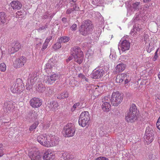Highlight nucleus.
I'll return each mask as SVG.
<instances>
[{
	"label": "nucleus",
	"instance_id": "obj_1",
	"mask_svg": "<svg viewBox=\"0 0 160 160\" xmlns=\"http://www.w3.org/2000/svg\"><path fill=\"white\" fill-rule=\"evenodd\" d=\"M37 140L41 145L47 148L52 147L57 144L55 136L51 134H40L37 137Z\"/></svg>",
	"mask_w": 160,
	"mask_h": 160
},
{
	"label": "nucleus",
	"instance_id": "obj_2",
	"mask_svg": "<svg viewBox=\"0 0 160 160\" xmlns=\"http://www.w3.org/2000/svg\"><path fill=\"white\" fill-rule=\"evenodd\" d=\"M137 108L135 104H132L129 109L125 118L128 122H134L137 119Z\"/></svg>",
	"mask_w": 160,
	"mask_h": 160
},
{
	"label": "nucleus",
	"instance_id": "obj_3",
	"mask_svg": "<svg viewBox=\"0 0 160 160\" xmlns=\"http://www.w3.org/2000/svg\"><path fill=\"white\" fill-rule=\"evenodd\" d=\"M92 27V22L91 21L88 20L83 22L79 30L81 34L86 36L91 32Z\"/></svg>",
	"mask_w": 160,
	"mask_h": 160
},
{
	"label": "nucleus",
	"instance_id": "obj_4",
	"mask_svg": "<svg viewBox=\"0 0 160 160\" xmlns=\"http://www.w3.org/2000/svg\"><path fill=\"white\" fill-rule=\"evenodd\" d=\"M90 114L88 111L82 112L80 115L78 120L79 125L82 127L88 125L90 123Z\"/></svg>",
	"mask_w": 160,
	"mask_h": 160
},
{
	"label": "nucleus",
	"instance_id": "obj_5",
	"mask_svg": "<svg viewBox=\"0 0 160 160\" xmlns=\"http://www.w3.org/2000/svg\"><path fill=\"white\" fill-rule=\"evenodd\" d=\"M123 98V94L118 91L113 92L110 98L111 103L113 106H117L122 102Z\"/></svg>",
	"mask_w": 160,
	"mask_h": 160
},
{
	"label": "nucleus",
	"instance_id": "obj_6",
	"mask_svg": "<svg viewBox=\"0 0 160 160\" xmlns=\"http://www.w3.org/2000/svg\"><path fill=\"white\" fill-rule=\"evenodd\" d=\"M73 49L72 55L74 61L79 64H81L83 59V52L79 48H74Z\"/></svg>",
	"mask_w": 160,
	"mask_h": 160
},
{
	"label": "nucleus",
	"instance_id": "obj_7",
	"mask_svg": "<svg viewBox=\"0 0 160 160\" xmlns=\"http://www.w3.org/2000/svg\"><path fill=\"white\" fill-rule=\"evenodd\" d=\"M64 132L65 137H69L73 136L75 133V129L72 124H68L64 127Z\"/></svg>",
	"mask_w": 160,
	"mask_h": 160
},
{
	"label": "nucleus",
	"instance_id": "obj_8",
	"mask_svg": "<svg viewBox=\"0 0 160 160\" xmlns=\"http://www.w3.org/2000/svg\"><path fill=\"white\" fill-rule=\"evenodd\" d=\"M110 97V95H108L104 97L102 99V101L103 102V104L102 105V108L104 112H108L110 110L111 105L109 103V101Z\"/></svg>",
	"mask_w": 160,
	"mask_h": 160
},
{
	"label": "nucleus",
	"instance_id": "obj_9",
	"mask_svg": "<svg viewBox=\"0 0 160 160\" xmlns=\"http://www.w3.org/2000/svg\"><path fill=\"white\" fill-rule=\"evenodd\" d=\"M59 77L58 74H54L50 76H45L44 81L45 83L49 85H52L55 81L58 79Z\"/></svg>",
	"mask_w": 160,
	"mask_h": 160
},
{
	"label": "nucleus",
	"instance_id": "obj_10",
	"mask_svg": "<svg viewBox=\"0 0 160 160\" xmlns=\"http://www.w3.org/2000/svg\"><path fill=\"white\" fill-rule=\"evenodd\" d=\"M57 63V60L54 58L50 59L45 66L46 72L48 73L51 72L52 67L56 65Z\"/></svg>",
	"mask_w": 160,
	"mask_h": 160
},
{
	"label": "nucleus",
	"instance_id": "obj_11",
	"mask_svg": "<svg viewBox=\"0 0 160 160\" xmlns=\"http://www.w3.org/2000/svg\"><path fill=\"white\" fill-rule=\"evenodd\" d=\"M153 132L152 130H149L148 129H146L144 138L145 141L148 144H149L154 140V137L153 134Z\"/></svg>",
	"mask_w": 160,
	"mask_h": 160
},
{
	"label": "nucleus",
	"instance_id": "obj_12",
	"mask_svg": "<svg viewBox=\"0 0 160 160\" xmlns=\"http://www.w3.org/2000/svg\"><path fill=\"white\" fill-rule=\"evenodd\" d=\"M27 62L26 58L23 56L17 58L14 61L13 66L15 68H19L24 66Z\"/></svg>",
	"mask_w": 160,
	"mask_h": 160
},
{
	"label": "nucleus",
	"instance_id": "obj_13",
	"mask_svg": "<svg viewBox=\"0 0 160 160\" xmlns=\"http://www.w3.org/2000/svg\"><path fill=\"white\" fill-rule=\"evenodd\" d=\"M30 105L33 108H38L42 105V101L39 98L34 97L31 98L30 101Z\"/></svg>",
	"mask_w": 160,
	"mask_h": 160
},
{
	"label": "nucleus",
	"instance_id": "obj_14",
	"mask_svg": "<svg viewBox=\"0 0 160 160\" xmlns=\"http://www.w3.org/2000/svg\"><path fill=\"white\" fill-rule=\"evenodd\" d=\"M130 48V42L127 40H124L122 41L121 40L118 44V48L124 52L128 50Z\"/></svg>",
	"mask_w": 160,
	"mask_h": 160
},
{
	"label": "nucleus",
	"instance_id": "obj_15",
	"mask_svg": "<svg viewBox=\"0 0 160 160\" xmlns=\"http://www.w3.org/2000/svg\"><path fill=\"white\" fill-rule=\"evenodd\" d=\"M29 156L31 160H40L41 158L40 152L38 151H33L30 152Z\"/></svg>",
	"mask_w": 160,
	"mask_h": 160
},
{
	"label": "nucleus",
	"instance_id": "obj_16",
	"mask_svg": "<svg viewBox=\"0 0 160 160\" xmlns=\"http://www.w3.org/2000/svg\"><path fill=\"white\" fill-rule=\"evenodd\" d=\"M141 29L140 25L136 24L133 26V28L131 30L130 34L132 36L135 37L139 34Z\"/></svg>",
	"mask_w": 160,
	"mask_h": 160
},
{
	"label": "nucleus",
	"instance_id": "obj_17",
	"mask_svg": "<svg viewBox=\"0 0 160 160\" xmlns=\"http://www.w3.org/2000/svg\"><path fill=\"white\" fill-rule=\"evenodd\" d=\"M43 158L44 160H53L54 156L51 151L47 150L44 153Z\"/></svg>",
	"mask_w": 160,
	"mask_h": 160
},
{
	"label": "nucleus",
	"instance_id": "obj_18",
	"mask_svg": "<svg viewBox=\"0 0 160 160\" xmlns=\"http://www.w3.org/2000/svg\"><path fill=\"white\" fill-rule=\"evenodd\" d=\"M10 5L13 9L19 10L22 7L21 3L18 1H13L10 3Z\"/></svg>",
	"mask_w": 160,
	"mask_h": 160
},
{
	"label": "nucleus",
	"instance_id": "obj_19",
	"mask_svg": "<svg viewBox=\"0 0 160 160\" xmlns=\"http://www.w3.org/2000/svg\"><path fill=\"white\" fill-rule=\"evenodd\" d=\"M21 45L18 42H16L14 45H12V50L10 51L9 49V52L11 53H13L18 51L21 48Z\"/></svg>",
	"mask_w": 160,
	"mask_h": 160
},
{
	"label": "nucleus",
	"instance_id": "obj_20",
	"mask_svg": "<svg viewBox=\"0 0 160 160\" xmlns=\"http://www.w3.org/2000/svg\"><path fill=\"white\" fill-rule=\"evenodd\" d=\"M22 82V81L20 79H18L16 83L12 86L11 88V92L14 93H17L18 90L20 89V86L19 85L18 83V82Z\"/></svg>",
	"mask_w": 160,
	"mask_h": 160
},
{
	"label": "nucleus",
	"instance_id": "obj_21",
	"mask_svg": "<svg viewBox=\"0 0 160 160\" xmlns=\"http://www.w3.org/2000/svg\"><path fill=\"white\" fill-rule=\"evenodd\" d=\"M126 66V65L122 62L119 63L115 68L116 72H119L123 71L125 69Z\"/></svg>",
	"mask_w": 160,
	"mask_h": 160
},
{
	"label": "nucleus",
	"instance_id": "obj_22",
	"mask_svg": "<svg viewBox=\"0 0 160 160\" xmlns=\"http://www.w3.org/2000/svg\"><path fill=\"white\" fill-rule=\"evenodd\" d=\"M62 158L64 160H68L72 159L74 157L70 152H65L62 154Z\"/></svg>",
	"mask_w": 160,
	"mask_h": 160
},
{
	"label": "nucleus",
	"instance_id": "obj_23",
	"mask_svg": "<svg viewBox=\"0 0 160 160\" xmlns=\"http://www.w3.org/2000/svg\"><path fill=\"white\" fill-rule=\"evenodd\" d=\"M127 75L125 73H122L117 75L116 81L117 83H120L123 82L126 77Z\"/></svg>",
	"mask_w": 160,
	"mask_h": 160
},
{
	"label": "nucleus",
	"instance_id": "obj_24",
	"mask_svg": "<svg viewBox=\"0 0 160 160\" xmlns=\"http://www.w3.org/2000/svg\"><path fill=\"white\" fill-rule=\"evenodd\" d=\"M59 106V104L57 102L52 101L50 102V106L48 107L50 111H53L58 108Z\"/></svg>",
	"mask_w": 160,
	"mask_h": 160
},
{
	"label": "nucleus",
	"instance_id": "obj_25",
	"mask_svg": "<svg viewBox=\"0 0 160 160\" xmlns=\"http://www.w3.org/2000/svg\"><path fill=\"white\" fill-rule=\"evenodd\" d=\"M6 22V17L4 12H0V24H3Z\"/></svg>",
	"mask_w": 160,
	"mask_h": 160
},
{
	"label": "nucleus",
	"instance_id": "obj_26",
	"mask_svg": "<svg viewBox=\"0 0 160 160\" xmlns=\"http://www.w3.org/2000/svg\"><path fill=\"white\" fill-rule=\"evenodd\" d=\"M105 64L104 66H102V68L101 69V76H103V75L105 74V73H106L108 69V63L107 62H104Z\"/></svg>",
	"mask_w": 160,
	"mask_h": 160
},
{
	"label": "nucleus",
	"instance_id": "obj_27",
	"mask_svg": "<svg viewBox=\"0 0 160 160\" xmlns=\"http://www.w3.org/2000/svg\"><path fill=\"white\" fill-rule=\"evenodd\" d=\"M69 97V94L67 92H65L62 93L58 95L57 98L59 99H64L67 98Z\"/></svg>",
	"mask_w": 160,
	"mask_h": 160
},
{
	"label": "nucleus",
	"instance_id": "obj_28",
	"mask_svg": "<svg viewBox=\"0 0 160 160\" xmlns=\"http://www.w3.org/2000/svg\"><path fill=\"white\" fill-rule=\"evenodd\" d=\"M140 4V2L136 1L132 4L131 8L134 9V11H138V9Z\"/></svg>",
	"mask_w": 160,
	"mask_h": 160
},
{
	"label": "nucleus",
	"instance_id": "obj_29",
	"mask_svg": "<svg viewBox=\"0 0 160 160\" xmlns=\"http://www.w3.org/2000/svg\"><path fill=\"white\" fill-rule=\"evenodd\" d=\"M39 124V122L38 121L35 122L30 126L29 128V130L31 132L35 130L37 128Z\"/></svg>",
	"mask_w": 160,
	"mask_h": 160
},
{
	"label": "nucleus",
	"instance_id": "obj_30",
	"mask_svg": "<svg viewBox=\"0 0 160 160\" xmlns=\"http://www.w3.org/2000/svg\"><path fill=\"white\" fill-rule=\"evenodd\" d=\"M69 38L66 36H63L60 37L58 40L61 43H65L69 40Z\"/></svg>",
	"mask_w": 160,
	"mask_h": 160
},
{
	"label": "nucleus",
	"instance_id": "obj_31",
	"mask_svg": "<svg viewBox=\"0 0 160 160\" xmlns=\"http://www.w3.org/2000/svg\"><path fill=\"white\" fill-rule=\"evenodd\" d=\"M100 71L98 70L94 71L92 73V78H93L96 79L99 77L100 75Z\"/></svg>",
	"mask_w": 160,
	"mask_h": 160
},
{
	"label": "nucleus",
	"instance_id": "obj_32",
	"mask_svg": "<svg viewBox=\"0 0 160 160\" xmlns=\"http://www.w3.org/2000/svg\"><path fill=\"white\" fill-rule=\"evenodd\" d=\"M61 47V43L59 41L58 42H56L55 44H54V45L53 46V48L55 50L59 49Z\"/></svg>",
	"mask_w": 160,
	"mask_h": 160
},
{
	"label": "nucleus",
	"instance_id": "obj_33",
	"mask_svg": "<svg viewBox=\"0 0 160 160\" xmlns=\"http://www.w3.org/2000/svg\"><path fill=\"white\" fill-rule=\"evenodd\" d=\"M6 69V66L4 63H2L0 64V71L4 72Z\"/></svg>",
	"mask_w": 160,
	"mask_h": 160
},
{
	"label": "nucleus",
	"instance_id": "obj_34",
	"mask_svg": "<svg viewBox=\"0 0 160 160\" xmlns=\"http://www.w3.org/2000/svg\"><path fill=\"white\" fill-rule=\"evenodd\" d=\"M78 77L79 78H81L82 79H83L85 80V81L88 82V79L86 78V77H85V75H84L83 74L81 73H80L78 74Z\"/></svg>",
	"mask_w": 160,
	"mask_h": 160
},
{
	"label": "nucleus",
	"instance_id": "obj_35",
	"mask_svg": "<svg viewBox=\"0 0 160 160\" xmlns=\"http://www.w3.org/2000/svg\"><path fill=\"white\" fill-rule=\"evenodd\" d=\"M3 145L2 144H0V157L2 156L3 154Z\"/></svg>",
	"mask_w": 160,
	"mask_h": 160
},
{
	"label": "nucleus",
	"instance_id": "obj_36",
	"mask_svg": "<svg viewBox=\"0 0 160 160\" xmlns=\"http://www.w3.org/2000/svg\"><path fill=\"white\" fill-rule=\"evenodd\" d=\"M80 105V103L79 102L76 103L74 104L73 106V108L71 109V110L73 111L75 109L77 108Z\"/></svg>",
	"mask_w": 160,
	"mask_h": 160
},
{
	"label": "nucleus",
	"instance_id": "obj_37",
	"mask_svg": "<svg viewBox=\"0 0 160 160\" xmlns=\"http://www.w3.org/2000/svg\"><path fill=\"white\" fill-rule=\"evenodd\" d=\"M148 158L150 160H154L156 158V156L155 155L151 153L148 156Z\"/></svg>",
	"mask_w": 160,
	"mask_h": 160
},
{
	"label": "nucleus",
	"instance_id": "obj_38",
	"mask_svg": "<svg viewBox=\"0 0 160 160\" xmlns=\"http://www.w3.org/2000/svg\"><path fill=\"white\" fill-rule=\"evenodd\" d=\"M13 104L11 102L8 103L7 106V108L8 110H10L13 108Z\"/></svg>",
	"mask_w": 160,
	"mask_h": 160
},
{
	"label": "nucleus",
	"instance_id": "obj_39",
	"mask_svg": "<svg viewBox=\"0 0 160 160\" xmlns=\"http://www.w3.org/2000/svg\"><path fill=\"white\" fill-rule=\"evenodd\" d=\"M74 11V9L73 8H69L67 9L66 11V13L67 14H70L72 13Z\"/></svg>",
	"mask_w": 160,
	"mask_h": 160
},
{
	"label": "nucleus",
	"instance_id": "obj_40",
	"mask_svg": "<svg viewBox=\"0 0 160 160\" xmlns=\"http://www.w3.org/2000/svg\"><path fill=\"white\" fill-rule=\"evenodd\" d=\"M52 36H50L48 37L45 40V42L48 44L50 41L52 39Z\"/></svg>",
	"mask_w": 160,
	"mask_h": 160
},
{
	"label": "nucleus",
	"instance_id": "obj_41",
	"mask_svg": "<svg viewBox=\"0 0 160 160\" xmlns=\"http://www.w3.org/2000/svg\"><path fill=\"white\" fill-rule=\"evenodd\" d=\"M102 83H101V88H102V90H103V89L104 90H102V92H104L105 91H106V89H107V87L105 85H103V84L102 85L101 84Z\"/></svg>",
	"mask_w": 160,
	"mask_h": 160
},
{
	"label": "nucleus",
	"instance_id": "obj_42",
	"mask_svg": "<svg viewBox=\"0 0 160 160\" xmlns=\"http://www.w3.org/2000/svg\"><path fill=\"white\" fill-rule=\"evenodd\" d=\"M48 44L45 42H44V43H43V46H42V50H44V49H45L47 47V46H48Z\"/></svg>",
	"mask_w": 160,
	"mask_h": 160
},
{
	"label": "nucleus",
	"instance_id": "obj_43",
	"mask_svg": "<svg viewBox=\"0 0 160 160\" xmlns=\"http://www.w3.org/2000/svg\"><path fill=\"white\" fill-rule=\"evenodd\" d=\"M77 27V25L75 24H73L71 27V28L72 30H76V28Z\"/></svg>",
	"mask_w": 160,
	"mask_h": 160
},
{
	"label": "nucleus",
	"instance_id": "obj_44",
	"mask_svg": "<svg viewBox=\"0 0 160 160\" xmlns=\"http://www.w3.org/2000/svg\"><path fill=\"white\" fill-rule=\"evenodd\" d=\"M158 57L157 51L155 53L154 56L153 58V61H155Z\"/></svg>",
	"mask_w": 160,
	"mask_h": 160
},
{
	"label": "nucleus",
	"instance_id": "obj_45",
	"mask_svg": "<svg viewBox=\"0 0 160 160\" xmlns=\"http://www.w3.org/2000/svg\"><path fill=\"white\" fill-rule=\"evenodd\" d=\"M149 8V6L148 5H145L144 6L143 8V10L145 11L147 10Z\"/></svg>",
	"mask_w": 160,
	"mask_h": 160
},
{
	"label": "nucleus",
	"instance_id": "obj_46",
	"mask_svg": "<svg viewBox=\"0 0 160 160\" xmlns=\"http://www.w3.org/2000/svg\"><path fill=\"white\" fill-rule=\"evenodd\" d=\"M139 13H136V17L134 19V22L135 21H138L139 20Z\"/></svg>",
	"mask_w": 160,
	"mask_h": 160
},
{
	"label": "nucleus",
	"instance_id": "obj_47",
	"mask_svg": "<svg viewBox=\"0 0 160 160\" xmlns=\"http://www.w3.org/2000/svg\"><path fill=\"white\" fill-rule=\"evenodd\" d=\"M104 18L103 17H102V16L101 15V24H104Z\"/></svg>",
	"mask_w": 160,
	"mask_h": 160
},
{
	"label": "nucleus",
	"instance_id": "obj_48",
	"mask_svg": "<svg viewBox=\"0 0 160 160\" xmlns=\"http://www.w3.org/2000/svg\"><path fill=\"white\" fill-rule=\"evenodd\" d=\"M73 9H74V10H79V8L78 6L76 5V4L75 7H74L73 8Z\"/></svg>",
	"mask_w": 160,
	"mask_h": 160
},
{
	"label": "nucleus",
	"instance_id": "obj_49",
	"mask_svg": "<svg viewBox=\"0 0 160 160\" xmlns=\"http://www.w3.org/2000/svg\"><path fill=\"white\" fill-rule=\"evenodd\" d=\"M72 59V56H70L68 57V58L67 59L66 61L67 62H69Z\"/></svg>",
	"mask_w": 160,
	"mask_h": 160
},
{
	"label": "nucleus",
	"instance_id": "obj_50",
	"mask_svg": "<svg viewBox=\"0 0 160 160\" xmlns=\"http://www.w3.org/2000/svg\"><path fill=\"white\" fill-rule=\"evenodd\" d=\"M62 22L64 23H65L67 22V19L65 18H63L62 19Z\"/></svg>",
	"mask_w": 160,
	"mask_h": 160
},
{
	"label": "nucleus",
	"instance_id": "obj_51",
	"mask_svg": "<svg viewBox=\"0 0 160 160\" xmlns=\"http://www.w3.org/2000/svg\"><path fill=\"white\" fill-rule=\"evenodd\" d=\"M101 160H109V159L106 158L101 157Z\"/></svg>",
	"mask_w": 160,
	"mask_h": 160
},
{
	"label": "nucleus",
	"instance_id": "obj_52",
	"mask_svg": "<svg viewBox=\"0 0 160 160\" xmlns=\"http://www.w3.org/2000/svg\"><path fill=\"white\" fill-rule=\"evenodd\" d=\"M125 82H124V84H127V83H128L129 82V81H128V79L127 78L126 79H125Z\"/></svg>",
	"mask_w": 160,
	"mask_h": 160
},
{
	"label": "nucleus",
	"instance_id": "obj_53",
	"mask_svg": "<svg viewBox=\"0 0 160 160\" xmlns=\"http://www.w3.org/2000/svg\"><path fill=\"white\" fill-rule=\"evenodd\" d=\"M151 0H143V2L144 3H148L150 2Z\"/></svg>",
	"mask_w": 160,
	"mask_h": 160
},
{
	"label": "nucleus",
	"instance_id": "obj_54",
	"mask_svg": "<svg viewBox=\"0 0 160 160\" xmlns=\"http://www.w3.org/2000/svg\"><path fill=\"white\" fill-rule=\"evenodd\" d=\"M109 43V42H108L107 41H104V42H103V44H107L108 43Z\"/></svg>",
	"mask_w": 160,
	"mask_h": 160
},
{
	"label": "nucleus",
	"instance_id": "obj_55",
	"mask_svg": "<svg viewBox=\"0 0 160 160\" xmlns=\"http://www.w3.org/2000/svg\"><path fill=\"white\" fill-rule=\"evenodd\" d=\"M150 45H149V47H150ZM149 47L148 49L147 50V52H148L150 53V52H151V50L150 49H149Z\"/></svg>",
	"mask_w": 160,
	"mask_h": 160
},
{
	"label": "nucleus",
	"instance_id": "obj_56",
	"mask_svg": "<svg viewBox=\"0 0 160 160\" xmlns=\"http://www.w3.org/2000/svg\"><path fill=\"white\" fill-rule=\"evenodd\" d=\"M158 78L160 80V71L158 72Z\"/></svg>",
	"mask_w": 160,
	"mask_h": 160
},
{
	"label": "nucleus",
	"instance_id": "obj_57",
	"mask_svg": "<svg viewBox=\"0 0 160 160\" xmlns=\"http://www.w3.org/2000/svg\"><path fill=\"white\" fill-rule=\"evenodd\" d=\"M94 160H100V157H98L95 158Z\"/></svg>",
	"mask_w": 160,
	"mask_h": 160
},
{
	"label": "nucleus",
	"instance_id": "obj_58",
	"mask_svg": "<svg viewBox=\"0 0 160 160\" xmlns=\"http://www.w3.org/2000/svg\"><path fill=\"white\" fill-rule=\"evenodd\" d=\"M77 1V0H72V1L75 2H76Z\"/></svg>",
	"mask_w": 160,
	"mask_h": 160
},
{
	"label": "nucleus",
	"instance_id": "obj_59",
	"mask_svg": "<svg viewBox=\"0 0 160 160\" xmlns=\"http://www.w3.org/2000/svg\"><path fill=\"white\" fill-rule=\"evenodd\" d=\"M36 39L37 40H40V41H41V39H38V38H36Z\"/></svg>",
	"mask_w": 160,
	"mask_h": 160
},
{
	"label": "nucleus",
	"instance_id": "obj_60",
	"mask_svg": "<svg viewBox=\"0 0 160 160\" xmlns=\"http://www.w3.org/2000/svg\"><path fill=\"white\" fill-rule=\"evenodd\" d=\"M103 132L102 136H104V135L105 134V132Z\"/></svg>",
	"mask_w": 160,
	"mask_h": 160
},
{
	"label": "nucleus",
	"instance_id": "obj_61",
	"mask_svg": "<svg viewBox=\"0 0 160 160\" xmlns=\"http://www.w3.org/2000/svg\"><path fill=\"white\" fill-rule=\"evenodd\" d=\"M19 12H19V11H18V12L16 13H17V14H18V13H19Z\"/></svg>",
	"mask_w": 160,
	"mask_h": 160
}]
</instances>
